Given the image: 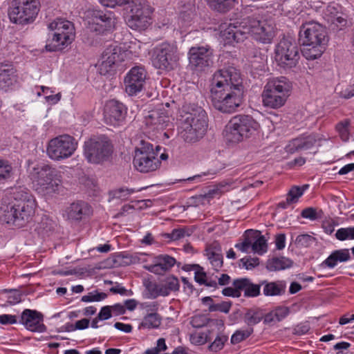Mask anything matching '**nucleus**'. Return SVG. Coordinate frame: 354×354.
Instances as JSON below:
<instances>
[{"label": "nucleus", "mask_w": 354, "mask_h": 354, "mask_svg": "<svg viewBox=\"0 0 354 354\" xmlns=\"http://www.w3.org/2000/svg\"><path fill=\"white\" fill-rule=\"evenodd\" d=\"M213 107L223 113L237 111L243 101L242 79L234 67L220 69L214 73L209 88Z\"/></svg>", "instance_id": "f257e3e1"}, {"label": "nucleus", "mask_w": 354, "mask_h": 354, "mask_svg": "<svg viewBox=\"0 0 354 354\" xmlns=\"http://www.w3.org/2000/svg\"><path fill=\"white\" fill-rule=\"evenodd\" d=\"M249 35L261 43L270 44L275 37V26L271 20L263 19L256 15L249 16L222 26L220 41L223 46H234Z\"/></svg>", "instance_id": "f03ea898"}, {"label": "nucleus", "mask_w": 354, "mask_h": 354, "mask_svg": "<svg viewBox=\"0 0 354 354\" xmlns=\"http://www.w3.org/2000/svg\"><path fill=\"white\" fill-rule=\"evenodd\" d=\"M179 113L178 137L188 143L198 141L205 134L208 126L205 110L196 104H185Z\"/></svg>", "instance_id": "7ed1b4c3"}, {"label": "nucleus", "mask_w": 354, "mask_h": 354, "mask_svg": "<svg viewBox=\"0 0 354 354\" xmlns=\"http://www.w3.org/2000/svg\"><path fill=\"white\" fill-rule=\"evenodd\" d=\"M23 193L21 197L16 194L15 201L1 203L0 223L21 227L32 219L35 214V200L29 193Z\"/></svg>", "instance_id": "20e7f679"}, {"label": "nucleus", "mask_w": 354, "mask_h": 354, "mask_svg": "<svg viewBox=\"0 0 354 354\" xmlns=\"http://www.w3.org/2000/svg\"><path fill=\"white\" fill-rule=\"evenodd\" d=\"M299 39L304 46V57L308 60H315L321 57L326 50L327 32L321 24L315 21H306L300 27Z\"/></svg>", "instance_id": "39448f33"}, {"label": "nucleus", "mask_w": 354, "mask_h": 354, "mask_svg": "<svg viewBox=\"0 0 354 354\" xmlns=\"http://www.w3.org/2000/svg\"><path fill=\"white\" fill-rule=\"evenodd\" d=\"M126 4L124 18L131 29L142 31L152 24L154 8L147 0H112V8Z\"/></svg>", "instance_id": "423d86ee"}, {"label": "nucleus", "mask_w": 354, "mask_h": 354, "mask_svg": "<svg viewBox=\"0 0 354 354\" xmlns=\"http://www.w3.org/2000/svg\"><path fill=\"white\" fill-rule=\"evenodd\" d=\"M28 171L35 190L43 196H51L58 192L62 180L57 171L44 163L35 164L28 161Z\"/></svg>", "instance_id": "0eeeda50"}, {"label": "nucleus", "mask_w": 354, "mask_h": 354, "mask_svg": "<svg viewBox=\"0 0 354 354\" xmlns=\"http://www.w3.org/2000/svg\"><path fill=\"white\" fill-rule=\"evenodd\" d=\"M292 82L284 76L268 78L261 94L264 107L278 109L283 106L291 95Z\"/></svg>", "instance_id": "6e6552de"}, {"label": "nucleus", "mask_w": 354, "mask_h": 354, "mask_svg": "<svg viewBox=\"0 0 354 354\" xmlns=\"http://www.w3.org/2000/svg\"><path fill=\"white\" fill-rule=\"evenodd\" d=\"M179 59L178 50L175 41H162L156 44L151 51L152 66L162 71L174 70Z\"/></svg>", "instance_id": "1a4fd4ad"}, {"label": "nucleus", "mask_w": 354, "mask_h": 354, "mask_svg": "<svg viewBox=\"0 0 354 354\" xmlns=\"http://www.w3.org/2000/svg\"><path fill=\"white\" fill-rule=\"evenodd\" d=\"M39 10V0H12L8 14L12 23L24 26L35 20Z\"/></svg>", "instance_id": "9d476101"}, {"label": "nucleus", "mask_w": 354, "mask_h": 354, "mask_svg": "<svg viewBox=\"0 0 354 354\" xmlns=\"http://www.w3.org/2000/svg\"><path fill=\"white\" fill-rule=\"evenodd\" d=\"M259 129V123L252 117L238 115L230 120L225 127V132L229 140L239 142L254 134Z\"/></svg>", "instance_id": "9b49d317"}, {"label": "nucleus", "mask_w": 354, "mask_h": 354, "mask_svg": "<svg viewBox=\"0 0 354 354\" xmlns=\"http://www.w3.org/2000/svg\"><path fill=\"white\" fill-rule=\"evenodd\" d=\"M274 58L281 68L290 69L295 67L299 59L296 44L288 39H282L274 48Z\"/></svg>", "instance_id": "f8f14e48"}, {"label": "nucleus", "mask_w": 354, "mask_h": 354, "mask_svg": "<svg viewBox=\"0 0 354 354\" xmlns=\"http://www.w3.org/2000/svg\"><path fill=\"white\" fill-rule=\"evenodd\" d=\"M147 72L143 67H133L124 78L125 92L129 96H136L140 93L145 84Z\"/></svg>", "instance_id": "ddd939ff"}, {"label": "nucleus", "mask_w": 354, "mask_h": 354, "mask_svg": "<svg viewBox=\"0 0 354 354\" xmlns=\"http://www.w3.org/2000/svg\"><path fill=\"white\" fill-rule=\"evenodd\" d=\"M77 141L68 134L51 139L48 145V155H73L77 148Z\"/></svg>", "instance_id": "4468645a"}, {"label": "nucleus", "mask_w": 354, "mask_h": 354, "mask_svg": "<svg viewBox=\"0 0 354 354\" xmlns=\"http://www.w3.org/2000/svg\"><path fill=\"white\" fill-rule=\"evenodd\" d=\"M213 50L209 46H194L188 52L189 64L198 70H205L212 64Z\"/></svg>", "instance_id": "2eb2a0df"}, {"label": "nucleus", "mask_w": 354, "mask_h": 354, "mask_svg": "<svg viewBox=\"0 0 354 354\" xmlns=\"http://www.w3.org/2000/svg\"><path fill=\"white\" fill-rule=\"evenodd\" d=\"M111 13L93 10L88 15L87 28L97 35L103 34L111 27Z\"/></svg>", "instance_id": "dca6fc26"}, {"label": "nucleus", "mask_w": 354, "mask_h": 354, "mask_svg": "<svg viewBox=\"0 0 354 354\" xmlns=\"http://www.w3.org/2000/svg\"><path fill=\"white\" fill-rule=\"evenodd\" d=\"M19 323L31 332L42 333L46 330L43 324L42 314L35 310L25 309L21 315Z\"/></svg>", "instance_id": "f3484780"}, {"label": "nucleus", "mask_w": 354, "mask_h": 354, "mask_svg": "<svg viewBox=\"0 0 354 354\" xmlns=\"http://www.w3.org/2000/svg\"><path fill=\"white\" fill-rule=\"evenodd\" d=\"M197 19L198 16L194 5H189L182 10L178 17V28L180 33L184 34L195 30L196 27L194 24Z\"/></svg>", "instance_id": "a211bd4d"}, {"label": "nucleus", "mask_w": 354, "mask_h": 354, "mask_svg": "<svg viewBox=\"0 0 354 354\" xmlns=\"http://www.w3.org/2000/svg\"><path fill=\"white\" fill-rule=\"evenodd\" d=\"M176 263L175 258L168 254H159L153 257L152 263L145 266V268L155 274L162 275L169 272Z\"/></svg>", "instance_id": "6ab92c4d"}, {"label": "nucleus", "mask_w": 354, "mask_h": 354, "mask_svg": "<svg viewBox=\"0 0 354 354\" xmlns=\"http://www.w3.org/2000/svg\"><path fill=\"white\" fill-rule=\"evenodd\" d=\"M168 156H134L133 164L137 171L148 173L159 168L161 160H166Z\"/></svg>", "instance_id": "aec40b11"}, {"label": "nucleus", "mask_w": 354, "mask_h": 354, "mask_svg": "<svg viewBox=\"0 0 354 354\" xmlns=\"http://www.w3.org/2000/svg\"><path fill=\"white\" fill-rule=\"evenodd\" d=\"M92 213L91 206L86 202L77 201L68 206L63 214L69 220L80 221Z\"/></svg>", "instance_id": "412c9836"}, {"label": "nucleus", "mask_w": 354, "mask_h": 354, "mask_svg": "<svg viewBox=\"0 0 354 354\" xmlns=\"http://www.w3.org/2000/svg\"><path fill=\"white\" fill-rule=\"evenodd\" d=\"M322 5L323 2L319 0H283L282 4L284 8H291L292 10H288V12H292L293 14H299L307 8H312L317 12H319Z\"/></svg>", "instance_id": "4be33fe9"}, {"label": "nucleus", "mask_w": 354, "mask_h": 354, "mask_svg": "<svg viewBox=\"0 0 354 354\" xmlns=\"http://www.w3.org/2000/svg\"><path fill=\"white\" fill-rule=\"evenodd\" d=\"M48 28L54 30L53 33L59 34L64 40L73 42L75 39V28L73 24L64 19H57L48 25Z\"/></svg>", "instance_id": "5701e85b"}, {"label": "nucleus", "mask_w": 354, "mask_h": 354, "mask_svg": "<svg viewBox=\"0 0 354 354\" xmlns=\"http://www.w3.org/2000/svg\"><path fill=\"white\" fill-rule=\"evenodd\" d=\"M323 18L328 23L344 26L346 19L343 17L342 7L335 3H330L325 9L322 11Z\"/></svg>", "instance_id": "b1692460"}, {"label": "nucleus", "mask_w": 354, "mask_h": 354, "mask_svg": "<svg viewBox=\"0 0 354 354\" xmlns=\"http://www.w3.org/2000/svg\"><path fill=\"white\" fill-rule=\"evenodd\" d=\"M315 142V140L311 136L297 138L288 142L285 147V150L288 153H294L310 148Z\"/></svg>", "instance_id": "393cba45"}, {"label": "nucleus", "mask_w": 354, "mask_h": 354, "mask_svg": "<svg viewBox=\"0 0 354 354\" xmlns=\"http://www.w3.org/2000/svg\"><path fill=\"white\" fill-rule=\"evenodd\" d=\"M15 82V70L10 64H0V89L8 91Z\"/></svg>", "instance_id": "a878e982"}, {"label": "nucleus", "mask_w": 354, "mask_h": 354, "mask_svg": "<svg viewBox=\"0 0 354 354\" xmlns=\"http://www.w3.org/2000/svg\"><path fill=\"white\" fill-rule=\"evenodd\" d=\"M234 287L244 291L246 297H254L260 295L261 283L254 284L247 278H241L234 281Z\"/></svg>", "instance_id": "bb28decb"}, {"label": "nucleus", "mask_w": 354, "mask_h": 354, "mask_svg": "<svg viewBox=\"0 0 354 354\" xmlns=\"http://www.w3.org/2000/svg\"><path fill=\"white\" fill-rule=\"evenodd\" d=\"M108 147V142L102 138H91L85 142L84 155H104Z\"/></svg>", "instance_id": "cd10ccee"}, {"label": "nucleus", "mask_w": 354, "mask_h": 354, "mask_svg": "<svg viewBox=\"0 0 354 354\" xmlns=\"http://www.w3.org/2000/svg\"><path fill=\"white\" fill-rule=\"evenodd\" d=\"M261 285L263 286V294L266 297L281 296L286 292V284L284 281L264 280L261 282Z\"/></svg>", "instance_id": "c85d7f7f"}, {"label": "nucleus", "mask_w": 354, "mask_h": 354, "mask_svg": "<svg viewBox=\"0 0 354 354\" xmlns=\"http://www.w3.org/2000/svg\"><path fill=\"white\" fill-rule=\"evenodd\" d=\"M135 155H166L165 148L155 147L149 141L141 140L135 147Z\"/></svg>", "instance_id": "c756f323"}, {"label": "nucleus", "mask_w": 354, "mask_h": 354, "mask_svg": "<svg viewBox=\"0 0 354 354\" xmlns=\"http://www.w3.org/2000/svg\"><path fill=\"white\" fill-rule=\"evenodd\" d=\"M127 115V106L118 101L112 100V126L120 127L124 124Z\"/></svg>", "instance_id": "7c9ffc66"}, {"label": "nucleus", "mask_w": 354, "mask_h": 354, "mask_svg": "<svg viewBox=\"0 0 354 354\" xmlns=\"http://www.w3.org/2000/svg\"><path fill=\"white\" fill-rule=\"evenodd\" d=\"M348 249H341L333 251L322 263L329 268H335L338 262H346L350 260Z\"/></svg>", "instance_id": "2f4dec72"}, {"label": "nucleus", "mask_w": 354, "mask_h": 354, "mask_svg": "<svg viewBox=\"0 0 354 354\" xmlns=\"http://www.w3.org/2000/svg\"><path fill=\"white\" fill-rule=\"evenodd\" d=\"M212 10L225 13L232 9L238 3V0H205Z\"/></svg>", "instance_id": "473e14b6"}, {"label": "nucleus", "mask_w": 354, "mask_h": 354, "mask_svg": "<svg viewBox=\"0 0 354 354\" xmlns=\"http://www.w3.org/2000/svg\"><path fill=\"white\" fill-rule=\"evenodd\" d=\"M71 43L70 41L65 42L64 37L60 36L59 34L53 33L51 37L47 39L45 48L47 51L55 52L66 48Z\"/></svg>", "instance_id": "72a5a7b5"}, {"label": "nucleus", "mask_w": 354, "mask_h": 354, "mask_svg": "<svg viewBox=\"0 0 354 354\" xmlns=\"http://www.w3.org/2000/svg\"><path fill=\"white\" fill-rule=\"evenodd\" d=\"M205 255L215 270H218L223 266V255L220 247L208 246L205 250Z\"/></svg>", "instance_id": "f704fd0d"}, {"label": "nucleus", "mask_w": 354, "mask_h": 354, "mask_svg": "<svg viewBox=\"0 0 354 354\" xmlns=\"http://www.w3.org/2000/svg\"><path fill=\"white\" fill-rule=\"evenodd\" d=\"M56 223L47 216H44L36 226L35 231L42 237L48 236L55 229Z\"/></svg>", "instance_id": "c9c22d12"}, {"label": "nucleus", "mask_w": 354, "mask_h": 354, "mask_svg": "<svg viewBox=\"0 0 354 354\" xmlns=\"http://www.w3.org/2000/svg\"><path fill=\"white\" fill-rule=\"evenodd\" d=\"M292 262L288 258L274 257L267 262L266 268L270 271L284 270L292 266Z\"/></svg>", "instance_id": "e433bc0d"}, {"label": "nucleus", "mask_w": 354, "mask_h": 354, "mask_svg": "<svg viewBox=\"0 0 354 354\" xmlns=\"http://www.w3.org/2000/svg\"><path fill=\"white\" fill-rule=\"evenodd\" d=\"M162 317L158 313L145 315L139 328L153 329L158 328L161 324Z\"/></svg>", "instance_id": "4c0bfd02"}, {"label": "nucleus", "mask_w": 354, "mask_h": 354, "mask_svg": "<svg viewBox=\"0 0 354 354\" xmlns=\"http://www.w3.org/2000/svg\"><path fill=\"white\" fill-rule=\"evenodd\" d=\"M146 297L149 299H156L159 296L167 297V292L162 288V284L149 281L145 283Z\"/></svg>", "instance_id": "58836bf2"}, {"label": "nucleus", "mask_w": 354, "mask_h": 354, "mask_svg": "<svg viewBox=\"0 0 354 354\" xmlns=\"http://www.w3.org/2000/svg\"><path fill=\"white\" fill-rule=\"evenodd\" d=\"M251 248L253 252L263 254L268 250L266 239L262 235L252 236Z\"/></svg>", "instance_id": "ea45409f"}, {"label": "nucleus", "mask_w": 354, "mask_h": 354, "mask_svg": "<svg viewBox=\"0 0 354 354\" xmlns=\"http://www.w3.org/2000/svg\"><path fill=\"white\" fill-rule=\"evenodd\" d=\"M136 262V257L123 253H115L112 255V267L125 266Z\"/></svg>", "instance_id": "a19ab883"}, {"label": "nucleus", "mask_w": 354, "mask_h": 354, "mask_svg": "<svg viewBox=\"0 0 354 354\" xmlns=\"http://www.w3.org/2000/svg\"><path fill=\"white\" fill-rule=\"evenodd\" d=\"M214 167L209 169L207 172H203L201 174H197L192 177H189L187 178V180L192 181V180H198L201 181V178L203 176H206L209 175H215L217 172H218L220 170L225 168V164L221 162L218 160H214L213 162Z\"/></svg>", "instance_id": "79ce46f5"}, {"label": "nucleus", "mask_w": 354, "mask_h": 354, "mask_svg": "<svg viewBox=\"0 0 354 354\" xmlns=\"http://www.w3.org/2000/svg\"><path fill=\"white\" fill-rule=\"evenodd\" d=\"M263 318V314L258 310H248L244 316V321L248 327L259 324Z\"/></svg>", "instance_id": "37998d69"}, {"label": "nucleus", "mask_w": 354, "mask_h": 354, "mask_svg": "<svg viewBox=\"0 0 354 354\" xmlns=\"http://www.w3.org/2000/svg\"><path fill=\"white\" fill-rule=\"evenodd\" d=\"M98 71L102 75H107L111 71V55L106 50L103 53L98 62Z\"/></svg>", "instance_id": "c03bdc74"}, {"label": "nucleus", "mask_w": 354, "mask_h": 354, "mask_svg": "<svg viewBox=\"0 0 354 354\" xmlns=\"http://www.w3.org/2000/svg\"><path fill=\"white\" fill-rule=\"evenodd\" d=\"M309 187V185L305 184L301 187L293 186L287 194L288 201L295 203L298 199L304 194V192Z\"/></svg>", "instance_id": "a18cd8bd"}, {"label": "nucleus", "mask_w": 354, "mask_h": 354, "mask_svg": "<svg viewBox=\"0 0 354 354\" xmlns=\"http://www.w3.org/2000/svg\"><path fill=\"white\" fill-rule=\"evenodd\" d=\"M162 288H165L168 296L171 292L178 291L180 288V283L177 277L174 275L167 277L162 283Z\"/></svg>", "instance_id": "49530a36"}, {"label": "nucleus", "mask_w": 354, "mask_h": 354, "mask_svg": "<svg viewBox=\"0 0 354 354\" xmlns=\"http://www.w3.org/2000/svg\"><path fill=\"white\" fill-rule=\"evenodd\" d=\"M254 332L252 327H248L245 330H237L232 335L230 342L232 344H237L248 337H249Z\"/></svg>", "instance_id": "de8ad7c7"}, {"label": "nucleus", "mask_w": 354, "mask_h": 354, "mask_svg": "<svg viewBox=\"0 0 354 354\" xmlns=\"http://www.w3.org/2000/svg\"><path fill=\"white\" fill-rule=\"evenodd\" d=\"M136 192L137 190L133 188H127L124 187H120L112 192V199L126 201L129 198L131 194L136 193Z\"/></svg>", "instance_id": "09e8293b"}, {"label": "nucleus", "mask_w": 354, "mask_h": 354, "mask_svg": "<svg viewBox=\"0 0 354 354\" xmlns=\"http://www.w3.org/2000/svg\"><path fill=\"white\" fill-rule=\"evenodd\" d=\"M158 128L160 129H171L174 127L171 117L164 111H160L157 117Z\"/></svg>", "instance_id": "8fccbe9b"}, {"label": "nucleus", "mask_w": 354, "mask_h": 354, "mask_svg": "<svg viewBox=\"0 0 354 354\" xmlns=\"http://www.w3.org/2000/svg\"><path fill=\"white\" fill-rule=\"evenodd\" d=\"M227 340V335L223 333L218 334L214 341L209 346V350L216 353L220 351L223 348Z\"/></svg>", "instance_id": "3c124183"}, {"label": "nucleus", "mask_w": 354, "mask_h": 354, "mask_svg": "<svg viewBox=\"0 0 354 354\" xmlns=\"http://www.w3.org/2000/svg\"><path fill=\"white\" fill-rule=\"evenodd\" d=\"M255 233L253 232L252 230H247L245 232V236L244 238V240L241 243H238L235 244L234 247L241 251L242 252L248 253L249 252V250L251 248V244H252V237H250V234Z\"/></svg>", "instance_id": "603ef678"}, {"label": "nucleus", "mask_w": 354, "mask_h": 354, "mask_svg": "<svg viewBox=\"0 0 354 354\" xmlns=\"http://www.w3.org/2000/svg\"><path fill=\"white\" fill-rule=\"evenodd\" d=\"M349 122L348 120H344L340 122L336 125V131L338 133L340 138L342 141L346 142L349 140L350 133L348 131L349 127Z\"/></svg>", "instance_id": "864d4df0"}, {"label": "nucleus", "mask_w": 354, "mask_h": 354, "mask_svg": "<svg viewBox=\"0 0 354 354\" xmlns=\"http://www.w3.org/2000/svg\"><path fill=\"white\" fill-rule=\"evenodd\" d=\"M335 237L339 241L354 239V227L338 229L335 233Z\"/></svg>", "instance_id": "5fc2aeb1"}, {"label": "nucleus", "mask_w": 354, "mask_h": 354, "mask_svg": "<svg viewBox=\"0 0 354 354\" xmlns=\"http://www.w3.org/2000/svg\"><path fill=\"white\" fill-rule=\"evenodd\" d=\"M159 17L157 19L156 22V27L162 30H167L171 24V21L169 17L166 15L165 11L162 10L160 13H158Z\"/></svg>", "instance_id": "6e6d98bb"}, {"label": "nucleus", "mask_w": 354, "mask_h": 354, "mask_svg": "<svg viewBox=\"0 0 354 354\" xmlns=\"http://www.w3.org/2000/svg\"><path fill=\"white\" fill-rule=\"evenodd\" d=\"M140 308L145 315L158 313L159 304L157 301L142 302L140 304Z\"/></svg>", "instance_id": "4d7b16f0"}, {"label": "nucleus", "mask_w": 354, "mask_h": 354, "mask_svg": "<svg viewBox=\"0 0 354 354\" xmlns=\"http://www.w3.org/2000/svg\"><path fill=\"white\" fill-rule=\"evenodd\" d=\"M232 306L230 301H224L220 303H215L209 307V312H221L228 313Z\"/></svg>", "instance_id": "13d9d810"}, {"label": "nucleus", "mask_w": 354, "mask_h": 354, "mask_svg": "<svg viewBox=\"0 0 354 354\" xmlns=\"http://www.w3.org/2000/svg\"><path fill=\"white\" fill-rule=\"evenodd\" d=\"M167 349L165 338H159L156 342V346L148 348L145 351V354H159L160 352Z\"/></svg>", "instance_id": "bf43d9fd"}, {"label": "nucleus", "mask_w": 354, "mask_h": 354, "mask_svg": "<svg viewBox=\"0 0 354 354\" xmlns=\"http://www.w3.org/2000/svg\"><path fill=\"white\" fill-rule=\"evenodd\" d=\"M107 295L104 292L97 291L91 292L82 297V301L84 302L100 301L106 298Z\"/></svg>", "instance_id": "052dcab7"}, {"label": "nucleus", "mask_w": 354, "mask_h": 354, "mask_svg": "<svg viewBox=\"0 0 354 354\" xmlns=\"http://www.w3.org/2000/svg\"><path fill=\"white\" fill-rule=\"evenodd\" d=\"M190 342L194 345H203L207 341V335L205 333L195 332L190 335Z\"/></svg>", "instance_id": "680f3d73"}, {"label": "nucleus", "mask_w": 354, "mask_h": 354, "mask_svg": "<svg viewBox=\"0 0 354 354\" xmlns=\"http://www.w3.org/2000/svg\"><path fill=\"white\" fill-rule=\"evenodd\" d=\"M322 211L319 212L313 207H308L302 210L301 216L304 218L315 221L321 216Z\"/></svg>", "instance_id": "e2e57ef3"}, {"label": "nucleus", "mask_w": 354, "mask_h": 354, "mask_svg": "<svg viewBox=\"0 0 354 354\" xmlns=\"http://www.w3.org/2000/svg\"><path fill=\"white\" fill-rule=\"evenodd\" d=\"M11 171V165L7 161L0 160V180L8 178Z\"/></svg>", "instance_id": "0e129e2a"}, {"label": "nucleus", "mask_w": 354, "mask_h": 354, "mask_svg": "<svg viewBox=\"0 0 354 354\" xmlns=\"http://www.w3.org/2000/svg\"><path fill=\"white\" fill-rule=\"evenodd\" d=\"M240 263L246 270H252L259 264V259L257 257H244L240 260Z\"/></svg>", "instance_id": "69168bd1"}, {"label": "nucleus", "mask_w": 354, "mask_h": 354, "mask_svg": "<svg viewBox=\"0 0 354 354\" xmlns=\"http://www.w3.org/2000/svg\"><path fill=\"white\" fill-rule=\"evenodd\" d=\"M273 312L274 313L275 318H277V321L281 322L283 319H285L290 313V310L288 307L286 306H278L273 309Z\"/></svg>", "instance_id": "338daca9"}, {"label": "nucleus", "mask_w": 354, "mask_h": 354, "mask_svg": "<svg viewBox=\"0 0 354 354\" xmlns=\"http://www.w3.org/2000/svg\"><path fill=\"white\" fill-rule=\"evenodd\" d=\"M313 241V238L308 234H300L297 236L295 243L299 247H308Z\"/></svg>", "instance_id": "774afa93"}]
</instances>
